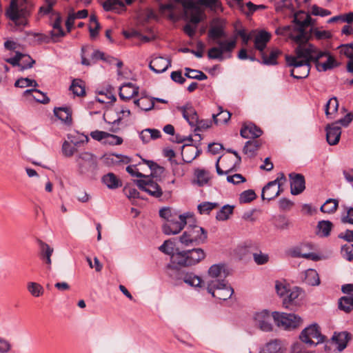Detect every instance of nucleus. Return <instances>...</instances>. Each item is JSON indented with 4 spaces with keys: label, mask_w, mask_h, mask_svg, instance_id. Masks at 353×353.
<instances>
[{
    "label": "nucleus",
    "mask_w": 353,
    "mask_h": 353,
    "mask_svg": "<svg viewBox=\"0 0 353 353\" xmlns=\"http://www.w3.org/2000/svg\"><path fill=\"white\" fill-rule=\"evenodd\" d=\"M309 14L300 11L294 14L293 25L285 26L283 30L298 46L295 48V55H287V65L292 68L290 75L294 79L306 78L310 70L311 58L316 56L313 45L307 43L309 35L305 28L313 25Z\"/></svg>",
    "instance_id": "nucleus-1"
},
{
    "label": "nucleus",
    "mask_w": 353,
    "mask_h": 353,
    "mask_svg": "<svg viewBox=\"0 0 353 353\" xmlns=\"http://www.w3.org/2000/svg\"><path fill=\"white\" fill-rule=\"evenodd\" d=\"M31 9L32 6L27 0H12L6 14L17 26H25Z\"/></svg>",
    "instance_id": "nucleus-2"
},
{
    "label": "nucleus",
    "mask_w": 353,
    "mask_h": 353,
    "mask_svg": "<svg viewBox=\"0 0 353 353\" xmlns=\"http://www.w3.org/2000/svg\"><path fill=\"white\" fill-rule=\"evenodd\" d=\"M207 239L206 230L196 224L189 223L179 236V242L185 247L196 246L205 243Z\"/></svg>",
    "instance_id": "nucleus-3"
},
{
    "label": "nucleus",
    "mask_w": 353,
    "mask_h": 353,
    "mask_svg": "<svg viewBox=\"0 0 353 353\" xmlns=\"http://www.w3.org/2000/svg\"><path fill=\"white\" fill-rule=\"evenodd\" d=\"M205 252L201 248H193L185 251H177L173 256L174 264L188 267L198 264L205 258Z\"/></svg>",
    "instance_id": "nucleus-4"
},
{
    "label": "nucleus",
    "mask_w": 353,
    "mask_h": 353,
    "mask_svg": "<svg viewBox=\"0 0 353 353\" xmlns=\"http://www.w3.org/2000/svg\"><path fill=\"white\" fill-rule=\"evenodd\" d=\"M207 290L213 297L223 301L230 299L234 293L233 288L227 281H208Z\"/></svg>",
    "instance_id": "nucleus-5"
},
{
    "label": "nucleus",
    "mask_w": 353,
    "mask_h": 353,
    "mask_svg": "<svg viewBox=\"0 0 353 353\" xmlns=\"http://www.w3.org/2000/svg\"><path fill=\"white\" fill-rule=\"evenodd\" d=\"M313 48L316 56H314V59L311 58V61L315 64L319 72H325L337 66L336 59L328 52L321 51L314 45Z\"/></svg>",
    "instance_id": "nucleus-6"
},
{
    "label": "nucleus",
    "mask_w": 353,
    "mask_h": 353,
    "mask_svg": "<svg viewBox=\"0 0 353 353\" xmlns=\"http://www.w3.org/2000/svg\"><path fill=\"white\" fill-rule=\"evenodd\" d=\"M192 218V216L189 214H178L174 212V217L166 221L162 227L163 232L167 235L176 234L179 233L188 224V219Z\"/></svg>",
    "instance_id": "nucleus-7"
},
{
    "label": "nucleus",
    "mask_w": 353,
    "mask_h": 353,
    "mask_svg": "<svg viewBox=\"0 0 353 353\" xmlns=\"http://www.w3.org/2000/svg\"><path fill=\"white\" fill-rule=\"evenodd\" d=\"M273 319L278 327L285 330H291L297 327L301 319L294 314H287L280 312H273Z\"/></svg>",
    "instance_id": "nucleus-8"
},
{
    "label": "nucleus",
    "mask_w": 353,
    "mask_h": 353,
    "mask_svg": "<svg viewBox=\"0 0 353 353\" xmlns=\"http://www.w3.org/2000/svg\"><path fill=\"white\" fill-rule=\"evenodd\" d=\"M216 43L218 46L211 48L208 52V57L210 59L221 61L224 59L225 52H231L236 47V37L230 41H216Z\"/></svg>",
    "instance_id": "nucleus-9"
},
{
    "label": "nucleus",
    "mask_w": 353,
    "mask_h": 353,
    "mask_svg": "<svg viewBox=\"0 0 353 353\" xmlns=\"http://www.w3.org/2000/svg\"><path fill=\"white\" fill-rule=\"evenodd\" d=\"M273 313L263 310L256 312L253 314L252 321L254 325L263 332H268L273 330Z\"/></svg>",
    "instance_id": "nucleus-10"
},
{
    "label": "nucleus",
    "mask_w": 353,
    "mask_h": 353,
    "mask_svg": "<svg viewBox=\"0 0 353 353\" xmlns=\"http://www.w3.org/2000/svg\"><path fill=\"white\" fill-rule=\"evenodd\" d=\"M324 336L321 334L317 324H312L305 328L300 334V339L309 345H317L323 343Z\"/></svg>",
    "instance_id": "nucleus-11"
},
{
    "label": "nucleus",
    "mask_w": 353,
    "mask_h": 353,
    "mask_svg": "<svg viewBox=\"0 0 353 353\" xmlns=\"http://www.w3.org/2000/svg\"><path fill=\"white\" fill-rule=\"evenodd\" d=\"M159 3V11L163 14H168L171 20L177 19V12L181 11L180 3H183V0H156Z\"/></svg>",
    "instance_id": "nucleus-12"
},
{
    "label": "nucleus",
    "mask_w": 353,
    "mask_h": 353,
    "mask_svg": "<svg viewBox=\"0 0 353 353\" xmlns=\"http://www.w3.org/2000/svg\"><path fill=\"white\" fill-rule=\"evenodd\" d=\"M76 161L81 173H86L95 170L97 168V162L96 157L92 154L88 152L79 154Z\"/></svg>",
    "instance_id": "nucleus-13"
},
{
    "label": "nucleus",
    "mask_w": 353,
    "mask_h": 353,
    "mask_svg": "<svg viewBox=\"0 0 353 353\" xmlns=\"http://www.w3.org/2000/svg\"><path fill=\"white\" fill-rule=\"evenodd\" d=\"M137 185L140 190L148 193L150 195L159 198L162 194L160 186L154 181L150 179H140L137 181Z\"/></svg>",
    "instance_id": "nucleus-14"
},
{
    "label": "nucleus",
    "mask_w": 353,
    "mask_h": 353,
    "mask_svg": "<svg viewBox=\"0 0 353 353\" xmlns=\"http://www.w3.org/2000/svg\"><path fill=\"white\" fill-rule=\"evenodd\" d=\"M208 37L215 43L216 41H221L220 39L226 37L225 26L220 19H216L213 20L212 26L208 30Z\"/></svg>",
    "instance_id": "nucleus-15"
},
{
    "label": "nucleus",
    "mask_w": 353,
    "mask_h": 353,
    "mask_svg": "<svg viewBox=\"0 0 353 353\" xmlns=\"http://www.w3.org/2000/svg\"><path fill=\"white\" fill-rule=\"evenodd\" d=\"M290 179L291 193L293 195L301 194L305 188V181L303 175L296 173L289 174Z\"/></svg>",
    "instance_id": "nucleus-16"
},
{
    "label": "nucleus",
    "mask_w": 353,
    "mask_h": 353,
    "mask_svg": "<svg viewBox=\"0 0 353 353\" xmlns=\"http://www.w3.org/2000/svg\"><path fill=\"white\" fill-rule=\"evenodd\" d=\"M208 273L210 278L208 281L217 280L219 281H226L225 278L229 274L225 265L222 263L212 265L209 268Z\"/></svg>",
    "instance_id": "nucleus-17"
},
{
    "label": "nucleus",
    "mask_w": 353,
    "mask_h": 353,
    "mask_svg": "<svg viewBox=\"0 0 353 353\" xmlns=\"http://www.w3.org/2000/svg\"><path fill=\"white\" fill-rule=\"evenodd\" d=\"M171 66V60L163 57L152 58L149 63V68L155 73H162Z\"/></svg>",
    "instance_id": "nucleus-18"
},
{
    "label": "nucleus",
    "mask_w": 353,
    "mask_h": 353,
    "mask_svg": "<svg viewBox=\"0 0 353 353\" xmlns=\"http://www.w3.org/2000/svg\"><path fill=\"white\" fill-rule=\"evenodd\" d=\"M326 139L330 145H336L341 137V130L337 123H333L326 127Z\"/></svg>",
    "instance_id": "nucleus-19"
},
{
    "label": "nucleus",
    "mask_w": 353,
    "mask_h": 353,
    "mask_svg": "<svg viewBox=\"0 0 353 353\" xmlns=\"http://www.w3.org/2000/svg\"><path fill=\"white\" fill-rule=\"evenodd\" d=\"M139 93V87L132 83H124L119 90V97L123 101H128L137 96Z\"/></svg>",
    "instance_id": "nucleus-20"
},
{
    "label": "nucleus",
    "mask_w": 353,
    "mask_h": 353,
    "mask_svg": "<svg viewBox=\"0 0 353 353\" xmlns=\"http://www.w3.org/2000/svg\"><path fill=\"white\" fill-rule=\"evenodd\" d=\"M178 109L181 112L183 118L188 121L191 126H194L198 121V114L192 106V105L188 103L184 106L179 107Z\"/></svg>",
    "instance_id": "nucleus-21"
},
{
    "label": "nucleus",
    "mask_w": 353,
    "mask_h": 353,
    "mask_svg": "<svg viewBox=\"0 0 353 353\" xmlns=\"http://www.w3.org/2000/svg\"><path fill=\"white\" fill-rule=\"evenodd\" d=\"M282 190L279 188L275 181H270L262 190L261 197L263 200H272L279 195Z\"/></svg>",
    "instance_id": "nucleus-22"
},
{
    "label": "nucleus",
    "mask_w": 353,
    "mask_h": 353,
    "mask_svg": "<svg viewBox=\"0 0 353 353\" xmlns=\"http://www.w3.org/2000/svg\"><path fill=\"white\" fill-rule=\"evenodd\" d=\"M285 348L281 341L278 339L271 340L265 343L260 350L259 353H285Z\"/></svg>",
    "instance_id": "nucleus-23"
},
{
    "label": "nucleus",
    "mask_w": 353,
    "mask_h": 353,
    "mask_svg": "<svg viewBox=\"0 0 353 353\" xmlns=\"http://www.w3.org/2000/svg\"><path fill=\"white\" fill-rule=\"evenodd\" d=\"M303 292L299 287L290 288L287 295L283 298V305L285 308H290L291 305L296 304V300L301 296Z\"/></svg>",
    "instance_id": "nucleus-24"
},
{
    "label": "nucleus",
    "mask_w": 353,
    "mask_h": 353,
    "mask_svg": "<svg viewBox=\"0 0 353 353\" xmlns=\"http://www.w3.org/2000/svg\"><path fill=\"white\" fill-rule=\"evenodd\" d=\"M103 7L105 11L117 14L125 10V4L121 0H106L103 2Z\"/></svg>",
    "instance_id": "nucleus-25"
},
{
    "label": "nucleus",
    "mask_w": 353,
    "mask_h": 353,
    "mask_svg": "<svg viewBox=\"0 0 353 353\" xmlns=\"http://www.w3.org/2000/svg\"><path fill=\"white\" fill-rule=\"evenodd\" d=\"M270 39L271 34L269 32L265 30L260 31L254 38V48L263 52Z\"/></svg>",
    "instance_id": "nucleus-26"
},
{
    "label": "nucleus",
    "mask_w": 353,
    "mask_h": 353,
    "mask_svg": "<svg viewBox=\"0 0 353 353\" xmlns=\"http://www.w3.org/2000/svg\"><path fill=\"white\" fill-rule=\"evenodd\" d=\"M240 134L245 139L257 138L262 134V130L254 124L249 123L241 128Z\"/></svg>",
    "instance_id": "nucleus-27"
},
{
    "label": "nucleus",
    "mask_w": 353,
    "mask_h": 353,
    "mask_svg": "<svg viewBox=\"0 0 353 353\" xmlns=\"http://www.w3.org/2000/svg\"><path fill=\"white\" fill-rule=\"evenodd\" d=\"M200 152L198 148L194 145H185L181 151L183 160L186 163L192 162L199 156Z\"/></svg>",
    "instance_id": "nucleus-28"
},
{
    "label": "nucleus",
    "mask_w": 353,
    "mask_h": 353,
    "mask_svg": "<svg viewBox=\"0 0 353 353\" xmlns=\"http://www.w3.org/2000/svg\"><path fill=\"white\" fill-rule=\"evenodd\" d=\"M22 59H27L30 61V62L28 65H21L22 70L32 68L33 64L35 63L34 60H33L29 55L23 54L20 52H17L16 55L13 57L6 59V61L7 63H10L13 66H17V65H20L19 62L21 61V60Z\"/></svg>",
    "instance_id": "nucleus-29"
},
{
    "label": "nucleus",
    "mask_w": 353,
    "mask_h": 353,
    "mask_svg": "<svg viewBox=\"0 0 353 353\" xmlns=\"http://www.w3.org/2000/svg\"><path fill=\"white\" fill-rule=\"evenodd\" d=\"M55 116L65 124L70 125L72 123V110L70 108L61 107L56 108L54 110Z\"/></svg>",
    "instance_id": "nucleus-30"
},
{
    "label": "nucleus",
    "mask_w": 353,
    "mask_h": 353,
    "mask_svg": "<svg viewBox=\"0 0 353 353\" xmlns=\"http://www.w3.org/2000/svg\"><path fill=\"white\" fill-rule=\"evenodd\" d=\"M332 339V342L337 345L338 350L341 352L346 347L350 336L347 332H342L338 334L335 333Z\"/></svg>",
    "instance_id": "nucleus-31"
},
{
    "label": "nucleus",
    "mask_w": 353,
    "mask_h": 353,
    "mask_svg": "<svg viewBox=\"0 0 353 353\" xmlns=\"http://www.w3.org/2000/svg\"><path fill=\"white\" fill-rule=\"evenodd\" d=\"M102 182L111 190L117 189L122 185L121 181L112 172H109L102 177Z\"/></svg>",
    "instance_id": "nucleus-32"
},
{
    "label": "nucleus",
    "mask_w": 353,
    "mask_h": 353,
    "mask_svg": "<svg viewBox=\"0 0 353 353\" xmlns=\"http://www.w3.org/2000/svg\"><path fill=\"white\" fill-rule=\"evenodd\" d=\"M41 258L48 265V269H50L52 264L51 256L54 252L52 248L43 241H40Z\"/></svg>",
    "instance_id": "nucleus-33"
},
{
    "label": "nucleus",
    "mask_w": 353,
    "mask_h": 353,
    "mask_svg": "<svg viewBox=\"0 0 353 353\" xmlns=\"http://www.w3.org/2000/svg\"><path fill=\"white\" fill-rule=\"evenodd\" d=\"M23 95L28 97H32L36 101L41 103H48L50 101V99L47 95L37 89H29L26 90Z\"/></svg>",
    "instance_id": "nucleus-34"
},
{
    "label": "nucleus",
    "mask_w": 353,
    "mask_h": 353,
    "mask_svg": "<svg viewBox=\"0 0 353 353\" xmlns=\"http://www.w3.org/2000/svg\"><path fill=\"white\" fill-rule=\"evenodd\" d=\"M160 137L161 132L157 129L146 128L139 134V137L143 143H149L151 140L158 139Z\"/></svg>",
    "instance_id": "nucleus-35"
},
{
    "label": "nucleus",
    "mask_w": 353,
    "mask_h": 353,
    "mask_svg": "<svg viewBox=\"0 0 353 353\" xmlns=\"http://www.w3.org/2000/svg\"><path fill=\"white\" fill-rule=\"evenodd\" d=\"M262 53V63L268 65H274L277 64V58L281 54V52L277 48H273L269 54Z\"/></svg>",
    "instance_id": "nucleus-36"
},
{
    "label": "nucleus",
    "mask_w": 353,
    "mask_h": 353,
    "mask_svg": "<svg viewBox=\"0 0 353 353\" xmlns=\"http://www.w3.org/2000/svg\"><path fill=\"white\" fill-rule=\"evenodd\" d=\"M159 250L165 254L170 256L171 262L174 264L173 256L176 254L178 249H175V244L171 240H166L159 248Z\"/></svg>",
    "instance_id": "nucleus-37"
},
{
    "label": "nucleus",
    "mask_w": 353,
    "mask_h": 353,
    "mask_svg": "<svg viewBox=\"0 0 353 353\" xmlns=\"http://www.w3.org/2000/svg\"><path fill=\"white\" fill-rule=\"evenodd\" d=\"M134 103L141 110L144 111L150 110L154 106L153 99L147 97H141L139 99L134 100Z\"/></svg>",
    "instance_id": "nucleus-38"
},
{
    "label": "nucleus",
    "mask_w": 353,
    "mask_h": 353,
    "mask_svg": "<svg viewBox=\"0 0 353 353\" xmlns=\"http://www.w3.org/2000/svg\"><path fill=\"white\" fill-rule=\"evenodd\" d=\"M305 282L310 285H319L320 279L317 272L313 269L307 270L305 272Z\"/></svg>",
    "instance_id": "nucleus-39"
},
{
    "label": "nucleus",
    "mask_w": 353,
    "mask_h": 353,
    "mask_svg": "<svg viewBox=\"0 0 353 353\" xmlns=\"http://www.w3.org/2000/svg\"><path fill=\"white\" fill-rule=\"evenodd\" d=\"M202 15V12L197 8L192 9L185 12L186 19L188 20L190 23L195 26H197V24L201 21Z\"/></svg>",
    "instance_id": "nucleus-40"
},
{
    "label": "nucleus",
    "mask_w": 353,
    "mask_h": 353,
    "mask_svg": "<svg viewBox=\"0 0 353 353\" xmlns=\"http://www.w3.org/2000/svg\"><path fill=\"white\" fill-rule=\"evenodd\" d=\"M260 148L259 141L257 140L248 141L243 147V152L250 157H254Z\"/></svg>",
    "instance_id": "nucleus-41"
},
{
    "label": "nucleus",
    "mask_w": 353,
    "mask_h": 353,
    "mask_svg": "<svg viewBox=\"0 0 353 353\" xmlns=\"http://www.w3.org/2000/svg\"><path fill=\"white\" fill-rule=\"evenodd\" d=\"M27 290L29 293L34 297H39L44 293L43 286L36 282H28L27 283Z\"/></svg>",
    "instance_id": "nucleus-42"
},
{
    "label": "nucleus",
    "mask_w": 353,
    "mask_h": 353,
    "mask_svg": "<svg viewBox=\"0 0 353 353\" xmlns=\"http://www.w3.org/2000/svg\"><path fill=\"white\" fill-rule=\"evenodd\" d=\"M339 108V102L336 97H332L327 102L325 107V112L327 118H332V115L335 114Z\"/></svg>",
    "instance_id": "nucleus-43"
},
{
    "label": "nucleus",
    "mask_w": 353,
    "mask_h": 353,
    "mask_svg": "<svg viewBox=\"0 0 353 353\" xmlns=\"http://www.w3.org/2000/svg\"><path fill=\"white\" fill-rule=\"evenodd\" d=\"M317 228V234L321 236L325 237L330 235L332 223L330 221H321L318 223Z\"/></svg>",
    "instance_id": "nucleus-44"
},
{
    "label": "nucleus",
    "mask_w": 353,
    "mask_h": 353,
    "mask_svg": "<svg viewBox=\"0 0 353 353\" xmlns=\"http://www.w3.org/2000/svg\"><path fill=\"white\" fill-rule=\"evenodd\" d=\"M219 112L217 114H213L214 122L216 125L226 123L231 117V114L227 110H223L221 107L219 108Z\"/></svg>",
    "instance_id": "nucleus-45"
},
{
    "label": "nucleus",
    "mask_w": 353,
    "mask_h": 353,
    "mask_svg": "<svg viewBox=\"0 0 353 353\" xmlns=\"http://www.w3.org/2000/svg\"><path fill=\"white\" fill-rule=\"evenodd\" d=\"M339 308L346 313L353 310V296H343L339 300Z\"/></svg>",
    "instance_id": "nucleus-46"
},
{
    "label": "nucleus",
    "mask_w": 353,
    "mask_h": 353,
    "mask_svg": "<svg viewBox=\"0 0 353 353\" xmlns=\"http://www.w3.org/2000/svg\"><path fill=\"white\" fill-rule=\"evenodd\" d=\"M195 177L194 183H196L199 186L205 185L210 179L209 173L204 170H196L195 171Z\"/></svg>",
    "instance_id": "nucleus-47"
},
{
    "label": "nucleus",
    "mask_w": 353,
    "mask_h": 353,
    "mask_svg": "<svg viewBox=\"0 0 353 353\" xmlns=\"http://www.w3.org/2000/svg\"><path fill=\"white\" fill-rule=\"evenodd\" d=\"M100 28L101 26L97 21V17L94 14L90 15L89 23V32L91 39H94L97 37Z\"/></svg>",
    "instance_id": "nucleus-48"
},
{
    "label": "nucleus",
    "mask_w": 353,
    "mask_h": 353,
    "mask_svg": "<svg viewBox=\"0 0 353 353\" xmlns=\"http://www.w3.org/2000/svg\"><path fill=\"white\" fill-rule=\"evenodd\" d=\"M234 206L230 205H225L216 213V219L218 221H223L230 218V216L233 213Z\"/></svg>",
    "instance_id": "nucleus-49"
},
{
    "label": "nucleus",
    "mask_w": 353,
    "mask_h": 353,
    "mask_svg": "<svg viewBox=\"0 0 353 353\" xmlns=\"http://www.w3.org/2000/svg\"><path fill=\"white\" fill-rule=\"evenodd\" d=\"M184 283L188 285L193 287H201L202 283V280L201 277L196 276L192 272L187 273L183 279Z\"/></svg>",
    "instance_id": "nucleus-50"
},
{
    "label": "nucleus",
    "mask_w": 353,
    "mask_h": 353,
    "mask_svg": "<svg viewBox=\"0 0 353 353\" xmlns=\"http://www.w3.org/2000/svg\"><path fill=\"white\" fill-rule=\"evenodd\" d=\"M338 201L334 199H327L325 203L321 207V211L324 213H334L338 208Z\"/></svg>",
    "instance_id": "nucleus-51"
},
{
    "label": "nucleus",
    "mask_w": 353,
    "mask_h": 353,
    "mask_svg": "<svg viewBox=\"0 0 353 353\" xmlns=\"http://www.w3.org/2000/svg\"><path fill=\"white\" fill-rule=\"evenodd\" d=\"M70 90L78 97L84 95L85 92L84 83L80 79L73 80L70 85Z\"/></svg>",
    "instance_id": "nucleus-52"
},
{
    "label": "nucleus",
    "mask_w": 353,
    "mask_h": 353,
    "mask_svg": "<svg viewBox=\"0 0 353 353\" xmlns=\"http://www.w3.org/2000/svg\"><path fill=\"white\" fill-rule=\"evenodd\" d=\"M185 76L189 79H197L203 81L207 79V76L203 72L197 70L190 69L189 68H185Z\"/></svg>",
    "instance_id": "nucleus-53"
},
{
    "label": "nucleus",
    "mask_w": 353,
    "mask_h": 353,
    "mask_svg": "<svg viewBox=\"0 0 353 353\" xmlns=\"http://www.w3.org/2000/svg\"><path fill=\"white\" fill-rule=\"evenodd\" d=\"M201 5L209 8L213 11H223L221 3L219 0H197Z\"/></svg>",
    "instance_id": "nucleus-54"
},
{
    "label": "nucleus",
    "mask_w": 353,
    "mask_h": 353,
    "mask_svg": "<svg viewBox=\"0 0 353 353\" xmlns=\"http://www.w3.org/2000/svg\"><path fill=\"white\" fill-rule=\"evenodd\" d=\"M217 207V203L203 202L198 205L197 209L201 214H208L213 209Z\"/></svg>",
    "instance_id": "nucleus-55"
},
{
    "label": "nucleus",
    "mask_w": 353,
    "mask_h": 353,
    "mask_svg": "<svg viewBox=\"0 0 353 353\" xmlns=\"http://www.w3.org/2000/svg\"><path fill=\"white\" fill-rule=\"evenodd\" d=\"M311 32L317 40H325L332 37V33L327 30H321L316 28L311 29Z\"/></svg>",
    "instance_id": "nucleus-56"
},
{
    "label": "nucleus",
    "mask_w": 353,
    "mask_h": 353,
    "mask_svg": "<svg viewBox=\"0 0 353 353\" xmlns=\"http://www.w3.org/2000/svg\"><path fill=\"white\" fill-rule=\"evenodd\" d=\"M108 136L105 137V140L103 141V144L110 145H119L123 142V139L121 137L114 135L108 132Z\"/></svg>",
    "instance_id": "nucleus-57"
},
{
    "label": "nucleus",
    "mask_w": 353,
    "mask_h": 353,
    "mask_svg": "<svg viewBox=\"0 0 353 353\" xmlns=\"http://www.w3.org/2000/svg\"><path fill=\"white\" fill-rule=\"evenodd\" d=\"M14 85L19 88H26L29 86L36 88L38 86V83L35 80L33 79L28 78H21L16 81Z\"/></svg>",
    "instance_id": "nucleus-58"
},
{
    "label": "nucleus",
    "mask_w": 353,
    "mask_h": 353,
    "mask_svg": "<svg viewBox=\"0 0 353 353\" xmlns=\"http://www.w3.org/2000/svg\"><path fill=\"white\" fill-rule=\"evenodd\" d=\"M341 254L349 261H353V244H345L341 248Z\"/></svg>",
    "instance_id": "nucleus-59"
},
{
    "label": "nucleus",
    "mask_w": 353,
    "mask_h": 353,
    "mask_svg": "<svg viewBox=\"0 0 353 353\" xmlns=\"http://www.w3.org/2000/svg\"><path fill=\"white\" fill-rule=\"evenodd\" d=\"M256 198V194L254 190H248L243 192L240 194V202L241 203H249L253 201Z\"/></svg>",
    "instance_id": "nucleus-60"
},
{
    "label": "nucleus",
    "mask_w": 353,
    "mask_h": 353,
    "mask_svg": "<svg viewBox=\"0 0 353 353\" xmlns=\"http://www.w3.org/2000/svg\"><path fill=\"white\" fill-rule=\"evenodd\" d=\"M253 259L257 265H263L268 262L269 256L268 254L259 251L253 254Z\"/></svg>",
    "instance_id": "nucleus-61"
},
{
    "label": "nucleus",
    "mask_w": 353,
    "mask_h": 353,
    "mask_svg": "<svg viewBox=\"0 0 353 353\" xmlns=\"http://www.w3.org/2000/svg\"><path fill=\"white\" fill-rule=\"evenodd\" d=\"M236 34L239 36L242 39V43L244 46H247L252 37V33L248 34L244 28L241 29H236L235 30Z\"/></svg>",
    "instance_id": "nucleus-62"
},
{
    "label": "nucleus",
    "mask_w": 353,
    "mask_h": 353,
    "mask_svg": "<svg viewBox=\"0 0 353 353\" xmlns=\"http://www.w3.org/2000/svg\"><path fill=\"white\" fill-rule=\"evenodd\" d=\"M76 150V148L72 145L69 142L66 141L63 142L62 145V152L64 156L70 157L74 154Z\"/></svg>",
    "instance_id": "nucleus-63"
},
{
    "label": "nucleus",
    "mask_w": 353,
    "mask_h": 353,
    "mask_svg": "<svg viewBox=\"0 0 353 353\" xmlns=\"http://www.w3.org/2000/svg\"><path fill=\"white\" fill-rule=\"evenodd\" d=\"M125 195L129 199L141 198L137 190L132 186H125L123 190Z\"/></svg>",
    "instance_id": "nucleus-64"
}]
</instances>
